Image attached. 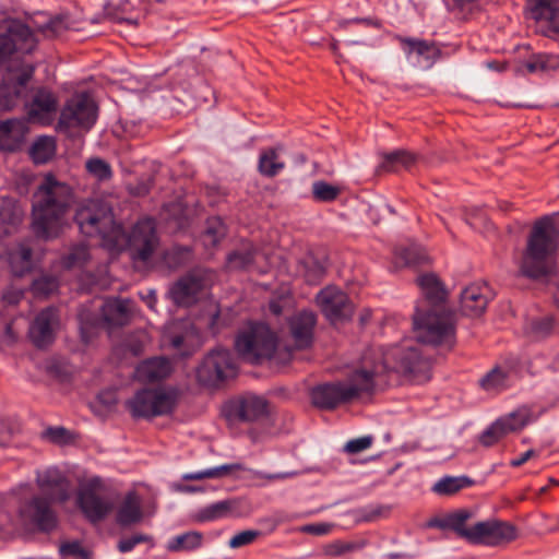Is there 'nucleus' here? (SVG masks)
<instances>
[{
    "instance_id": "79ce46f5",
    "label": "nucleus",
    "mask_w": 559,
    "mask_h": 559,
    "mask_svg": "<svg viewBox=\"0 0 559 559\" xmlns=\"http://www.w3.org/2000/svg\"><path fill=\"white\" fill-rule=\"evenodd\" d=\"M313 197L319 201H332L337 198L340 190L335 186L324 181H317L312 187Z\"/></svg>"
},
{
    "instance_id": "13d9d810",
    "label": "nucleus",
    "mask_w": 559,
    "mask_h": 559,
    "mask_svg": "<svg viewBox=\"0 0 559 559\" xmlns=\"http://www.w3.org/2000/svg\"><path fill=\"white\" fill-rule=\"evenodd\" d=\"M406 44L409 47L408 52L411 55L424 56L427 55L430 50V47L425 41L407 40Z\"/></svg>"
},
{
    "instance_id": "bf43d9fd",
    "label": "nucleus",
    "mask_w": 559,
    "mask_h": 559,
    "mask_svg": "<svg viewBox=\"0 0 559 559\" xmlns=\"http://www.w3.org/2000/svg\"><path fill=\"white\" fill-rule=\"evenodd\" d=\"M147 342H148V337H147L146 333L141 332L136 336V342L129 343L128 347L133 355H138L141 353L142 348L147 344Z\"/></svg>"
},
{
    "instance_id": "a878e982",
    "label": "nucleus",
    "mask_w": 559,
    "mask_h": 559,
    "mask_svg": "<svg viewBox=\"0 0 559 559\" xmlns=\"http://www.w3.org/2000/svg\"><path fill=\"white\" fill-rule=\"evenodd\" d=\"M141 518V499L134 491H130L118 508L117 522L129 525L139 522Z\"/></svg>"
},
{
    "instance_id": "c85d7f7f",
    "label": "nucleus",
    "mask_w": 559,
    "mask_h": 559,
    "mask_svg": "<svg viewBox=\"0 0 559 559\" xmlns=\"http://www.w3.org/2000/svg\"><path fill=\"white\" fill-rule=\"evenodd\" d=\"M533 420L532 412L527 407L518 408L507 416L499 418V421L503 423L501 426L507 435L521 430Z\"/></svg>"
},
{
    "instance_id": "72a5a7b5",
    "label": "nucleus",
    "mask_w": 559,
    "mask_h": 559,
    "mask_svg": "<svg viewBox=\"0 0 559 559\" xmlns=\"http://www.w3.org/2000/svg\"><path fill=\"white\" fill-rule=\"evenodd\" d=\"M152 399L154 403V416L171 412L177 403V394L170 389L152 390Z\"/></svg>"
},
{
    "instance_id": "9d476101",
    "label": "nucleus",
    "mask_w": 559,
    "mask_h": 559,
    "mask_svg": "<svg viewBox=\"0 0 559 559\" xmlns=\"http://www.w3.org/2000/svg\"><path fill=\"white\" fill-rule=\"evenodd\" d=\"M97 118V107L87 94L73 96L63 108L60 124L66 128L88 130Z\"/></svg>"
},
{
    "instance_id": "ea45409f",
    "label": "nucleus",
    "mask_w": 559,
    "mask_h": 559,
    "mask_svg": "<svg viewBox=\"0 0 559 559\" xmlns=\"http://www.w3.org/2000/svg\"><path fill=\"white\" fill-rule=\"evenodd\" d=\"M284 168V163L278 159L275 151L270 150L261 154L259 160L260 173L272 177Z\"/></svg>"
},
{
    "instance_id": "f8f14e48",
    "label": "nucleus",
    "mask_w": 559,
    "mask_h": 559,
    "mask_svg": "<svg viewBox=\"0 0 559 559\" xmlns=\"http://www.w3.org/2000/svg\"><path fill=\"white\" fill-rule=\"evenodd\" d=\"M210 282L209 273L195 271L178 281L169 289V296L175 304L189 306L197 300L199 294L207 288Z\"/></svg>"
},
{
    "instance_id": "052dcab7",
    "label": "nucleus",
    "mask_w": 559,
    "mask_h": 559,
    "mask_svg": "<svg viewBox=\"0 0 559 559\" xmlns=\"http://www.w3.org/2000/svg\"><path fill=\"white\" fill-rule=\"evenodd\" d=\"M426 526L427 527H438L441 530H448L449 528L448 513L442 516H437V518L430 519L427 522Z\"/></svg>"
},
{
    "instance_id": "49530a36",
    "label": "nucleus",
    "mask_w": 559,
    "mask_h": 559,
    "mask_svg": "<svg viewBox=\"0 0 559 559\" xmlns=\"http://www.w3.org/2000/svg\"><path fill=\"white\" fill-rule=\"evenodd\" d=\"M88 257L90 253L86 246L80 245L69 252L63 263L67 267L80 266L87 261Z\"/></svg>"
},
{
    "instance_id": "aec40b11",
    "label": "nucleus",
    "mask_w": 559,
    "mask_h": 559,
    "mask_svg": "<svg viewBox=\"0 0 559 559\" xmlns=\"http://www.w3.org/2000/svg\"><path fill=\"white\" fill-rule=\"evenodd\" d=\"M27 127L25 121L12 119L0 122V148L14 151L23 142Z\"/></svg>"
},
{
    "instance_id": "39448f33",
    "label": "nucleus",
    "mask_w": 559,
    "mask_h": 559,
    "mask_svg": "<svg viewBox=\"0 0 559 559\" xmlns=\"http://www.w3.org/2000/svg\"><path fill=\"white\" fill-rule=\"evenodd\" d=\"M68 25L61 17L51 19L44 13L32 16L27 23L8 19L0 23V60L14 52H31L37 45V34L55 37Z\"/></svg>"
},
{
    "instance_id": "f03ea898",
    "label": "nucleus",
    "mask_w": 559,
    "mask_h": 559,
    "mask_svg": "<svg viewBox=\"0 0 559 559\" xmlns=\"http://www.w3.org/2000/svg\"><path fill=\"white\" fill-rule=\"evenodd\" d=\"M80 230L88 236H99L103 246L111 251L129 248L135 260L146 262L157 246L155 225L150 218L140 221L129 236L116 224L110 206L100 200L83 203L75 214Z\"/></svg>"
},
{
    "instance_id": "37998d69",
    "label": "nucleus",
    "mask_w": 559,
    "mask_h": 559,
    "mask_svg": "<svg viewBox=\"0 0 559 559\" xmlns=\"http://www.w3.org/2000/svg\"><path fill=\"white\" fill-rule=\"evenodd\" d=\"M559 64L556 57L552 56H538L534 60L526 63L528 72L555 70Z\"/></svg>"
},
{
    "instance_id": "5701e85b",
    "label": "nucleus",
    "mask_w": 559,
    "mask_h": 559,
    "mask_svg": "<svg viewBox=\"0 0 559 559\" xmlns=\"http://www.w3.org/2000/svg\"><path fill=\"white\" fill-rule=\"evenodd\" d=\"M235 415L245 421H253L267 414V404L263 397L246 396L234 405Z\"/></svg>"
},
{
    "instance_id": "423d86ee",
    "label": "nucleus",
    "mask_w": 559,
    "mask_h": 559,
    "mask_svg": "<svg viewBox=\"0 0 559 559\" xmlns=\"http://www.w3.org/2000/svg\"><path fill=\"white\" fill-rule=\"evenodd\" d=\"M559 233L554 224L548 221L536 223L522 259V272L534 278L551 273L557 265Z\"/></svg>"
},
{
    "instance_id": "a19ab883",
    "label": "nucleus",
    "mask_w": 559,
    "mask_h": 559,
    "mask_svg": "<svg viewBox=\"0 0 559 559\" xmlns=\"http://www.w3.org/2000/svg\"><path fill=\"white\" fill-rule=\"evenodd\" d=\"M87 173L98 181H106L111 178L112 170L110 165L98 157L91 158L86 162Z\"/></svg>"
},
{
    "instance_id": "dca6fc26",
    "label": "nucleus",
    "mask_w": 559,
    "mask_h": 559,
    "mask_svg": "<svg viewBox=\"0 0 559 559\" xmlns=\"http://www.w3.org/2000/svg\"><path fill=\"white\" fill-rule=\"evenodd\" d=\"M247 512L245 501L235 498L217 501L204 507L198 511L195 519L199 522H212L229 516H241Z\"/></svg>"
},
{
    "instance_id": "f704fd0d",
    "label": "nucleus",
    "mask_w": 559,
    "mask_h": 559,
    "mask_svg": "<svg viewBox=\"0 0 559 559\" xmlns=\"http://www.w3.org/2000/svg\"><path fill=\"white\" fill-rule=\"evenodd\" d=\"M415 160L413 154L406 151H396L383 155V160L379 165L380 171H395L400 166L407 167Z\"/></svg>"
},
{
    "instance_id": "6e6d98bb",
    "label": "nucleus",
    "mask_w": 559,
    "mask_h": 559,
    "mask_svg": "<svg viewBox=\"0 0 559 559\" xmlns=\"http://www.w3.org/2000/svg\"><path fill=\"white\" fill-rule=\"evenodd\" d=\"M148 540L146 535L136 534L119 542L118 548L121 552L131 551L138 544Z\"/></svg>"
},
{
    "instance_id": "a211bd4d",
    "label": "nucleus",
    "mask_w": 559,
    "mask_h": 559,
    "mask_svg": "<svg viewBox=\"0 0 559 559\" xmlns=\"http://www.w3.org/2000/svg\"><path fill=\"white\" fill-rule=\"evenodd\" d=\"M490 298V289L486 284H472L461 294L462 311L469 317L480 316Z\"/></svg>"
},
{
    "instance_id": "6e6552de",
    "label": "nucleus",
    "mask_w": 559,
    "mask_h": 559,
    "mask_svg": "<svg viewBox=\"0 0 559 559\" xmlns=\"http://www.w3.org/2000/svg\"><path fill=\"white\" fill-rule=\"evenodd\" d=\"M76 503L91 522H97L112 512L116 501L105 492L102 480L94 477L81 484Z\"/></svg>"
},
{
    "instance_id": "f3484780",
    "label": "nucleus",
    "mask_w": 559,
    "mask_h": 559,
    "mask_svg": "<svg viewBox=\"0 0 559 559\" xmlns=\"http://www.w3.org/2000/svg\"><path fill=\"white\" fill-rule=\"evenodd\" d=\"M57 326L58 317L56 310L52 308L46 309L34 320L29 329V336L36 346H46L52 342Z\"/></svg>"
},
{
    "instance_id": "2eb2a0df",
    "label": "nucleus",
    "mask_w": 559,
    "mask_h": 559,
    "mask_svg": "<svg viewBox=\"0 0 559 559\" xmlns=\"http://www.w3.org/2000/svg\"><path fill=\"white\" fill-rule=\"evenodd\" d=\"M20 516L25 525H33L43 531H48L56 524V516L49 504L39 498L24 506L20 511Z\"/></svg>"
},
{
    "instance_id": "5fc2aeb1",
    "label": "nucleus",
    "mask_w": 559,
    "mask_h": 559,
    "mask_svg": "<svg viewBox=\"0 0 559 559\" xmlns=\"http://www.w3.org/2000/svg\"><path fill=\"white\" fill-rule=\"evenodd\" d=\"M58 287L56 280L50 277H41L36 280L33 284V289L36 294L49 295L53 293Z\"/></svg>"
},
{
    "instance_id": "69168bd1",
    "label": "nucleus",
    "mask_w": 559,
    "mask_h": 559,
    "mask_svg": "<svg viewBox=\"0 0 559 559\" xmlns=\"http://www.w3.org/2000/svg\"><path fill=\"white\" fill-rule=\"evenodd\" d=\"M15 340V333L13 332L12 328L8 325L5 328L4 333L1 336V342L4 344H11Z\"/></svg>"
},
{
    "instance_id": "473e14b6",
    "label": "nucleus",
    "mask_w": 559,
    "mask_h": 559,
    "mask_svg": "<svg viewBox=\"0 0 559 559\" xmlns=\"http://www.w3.org/2000/svg\"><path fill=\"white\" fill-rule=\"evenodd\" d=\"M203 536L199 532H187L177 535L168 540L167 549L169 551H190L197 549L202 544Z\"/></svg>"
},
{
    "instance_id": "1a4fd4ad",
    "label": "nucleus",
    "mask_w": 559,
    "mask_h": 559,
    "mask_svg": "<svg viewBox=\"0 0 559 559\" xmlns=\"http://www.w3.org/2000/svg\"><path fill=\"white\" fill-rule=\"evenodd\" d=\"M237 372V366L230 353L223 348L211 352L197 370V377L204 384L214 385L231 378Z\"/></svg>"
},
{
    "instance_id": "3c124183",
    "label": "nucleus",
    "mask_w": 559,
    "mask_h": 559,
    "mask_svg": "<svg viewBox=\"0 0 559 559\" xmlns=\"http://www.w3.org/2000/svg\"><path fill=\"white\" fill-rule=\"evenodd\" d=\"M249 473H250L251 479L262 480L265 483L283 480V479L295 477L297 475L296 472L266 474V473H263L260 471H254V469H249Z\"/></svg>"
},
{
    "instance_id": "4be33fe9",
    "label": "nucleus",
    "mask_w": 559,
    "mask_h": 559,
    "mask_svg": "<svg viewBox=\"0 0 559 559\" xmlns=\"http://www.w3.org/2000/svg\"><path fill=\"white\" fill-rule=\"evenodd\" d=\"M314 324L316 317L310 311H304L292 320L290 329L296 347L304 348L310 344Z\"/></svg>"
},
{
    "instance_id": "ddd939ff",
    "label": "nucleus",
    "mask_w": 559,
    "mask_h": 559,
    "mask_svg": "<svg viewBox=\"0 0 559 559\" xmlns=\"http://www.w3.org/2000/svg\"><path fill=\"white\" fill-rule=\"evenodd\" d=\"M515 536V528L509 523L497 520L475 522L472 544L496 546L508 543L514 539Z\"/></svg>"
},
{
    "instance_id": "2f4dec72",
    "label": "nucleus",
    "mask_w": 559,
    "mask_h": 559,
    "mask_svg": "<svg viewBox=\"0 0 559 559\" xmlns=\"http://www.w3.org/2000/svg\"><path fill=\"white\" fill-rule=\"evenodd\" d=\"M510 382V373L501 367H496L480 380V385L488 392H499L508 388Z\"/></svg>"
},
{
    "instance_id": "f257e3e1",
    "label": "nucleus",
    "mask_w": 559,
    "mask_h": 559,
    "mask_svg": "<svg viewBox=\"0 0 559 559\" xmlns=\"http://www.w3.org/2000/svg\"><path fill=\"white\" fill-rule=\"evenodd\" d=\"M430 361L421 358L409 342L388 349L372 347L364 353L347 382L318 385L311 391V400L316 406L329 409L361 392L373 390L389 371L419 384L430 379Z\"/></svg>"
},
{
    "instance_id": "393cba45",
    "label": "nucleus",
    "mask_w": 559,
    "mask_h": 559,
    "mask_svg": "<svg viewBox=\"0 0 559 559\" xmlns=\"http://www.w3.org/2000/svg\"><path fill=\"white\" fill-rule=\"evenodd\" d=\"M57 108V99L52 93L46 90H40L35 95L29 106V117L33 120L44 122L47 117Z\"/></svg>"
},
{
    "instance_id": "6ab92c4d",
    "label": "nucleus",
    "mask_w": 559,
    "mask_h": 559,
    "mask_svg": "<svg viewBox=\"0 0 559 559\" xmlns=\"http://www.w3.org/2000/svg\"><path fill=\"white\" fill-rule=\"evenodd\" d=\"M132 312L133 304L128 299H108L102 306L103 320L111 326L126 324Z\"/></svg>"
},
{
    "instance_id": "0e129e2a",
    "label": "nucleus",
    "mask_w": 559,
    "mask_h": 559,
    "mask_svg": "<svg viewBox=\"0 0 559 559\" xmlns=\"http://www.w3.org/2000/svg\"><path fill=\"white\" fill-rule=\"evenodd\" d=\"M29 79V74L24 73L17 78V84L12 86L13 93L15 96L19 95L20 88L23 87Z\"/></svg>"
},
{
    "instance_id": "680f3d73",
    "label": "nucleus",
    "mask_w": 559,
    "mask_h": 559,
    "mask_svg": "<svg viewBox=\"0 0 559 559\" xmlns=\"http://www.w3.org/2000/svg\"><path fill=\"white\" fill-rule=\"evenodd\" d=\"M537 453L536 451H534L533 449L531 450H527L526 452H524L523 454H521L519 457L516 459H513L511 462H510V465L513 466V467H519L521 466L522 464H524L525 462H527L530 459L536 456Z\"/></svg>"
},
{
    "instance_id": "412c9836",
    "label": "nucleus",
    "mask_w": 559,
    "mask_h": 559,
    "mask_svg": "<svg viewBox=\"0 0 559 559\" xmlns=\"http://www.w3.org/2000/svg\"><path fill=\"white\" fill-rule=\"evenodd\" d=\"M475 513L469 509H459L448 513L449 528L459 537L472 544L475 533V523L472 520Z\"/></svg>"
},
{
    "instance_id": "8fccbe9b",
    "label": "nucleus",
    "mask_w": 559,
    "mask_h": 559,
    "mask_svg": "<svg viewBox=\"0 0 559 559\" xmlns=\"http://www.w3.org/2000/svg\"><path fill=\"white\" fill-rule=\"evenodd\" d=\"M372 437L371 436H364L360 438H356L353 440H349L344 445V451L350 454H357L360 453L367 449H369L372 444Z\"/></svg>"
},
{
    "instance_id": "c756f323",
    "label": "nucleus",
    "mask_w": 559,
    "mask_h": 559,
    "mask_svg": "<svg viewBox=\"0 0 559 559\" xmlns=\"http://www.w3.org/2000/svg\"><path fill=\"white\" fill-rule=\"evenodd\" d=\"M128 407L135 417L154 416L152 390H142L128 402Z\"/></svg>"
},
{
    "instance_id": "603ef678",
    "label": "nucleus",
    "mask_w": 559,
    "mask_h": 559,
    "mask_svg": "<svg viewBox=\"0 0 559 559\" xmlns=\"http://www.w3.org/2000/svg\"><path fill=\"white\" fill-rule=\"evenodd\" d=\"M333 527L334 524L332 523L320 522L302 525L298 528V532L317 536H323L329 535L332 532Z\"/></svg>"
},
{
    "instance_id": "09e8293b",
    "label": "nucleus",
    "mask_w": 559,
    "mask_h": 559,
    "mask_svg": "<svg viewBox=\"0 0 559 559\" xmlns=\"http://www.w3.org/2000/svg\"><path fill=\"white\" fill-rule=\"evenodd\" d=\"M360 547H361V545L358 543H355V542L336 540V542L329 544L324 548V552H325V555H329V556H342L344 554L357 550Z\"/></svg>"
},
{
    "instance_id": "4c0bfd02",
    "label": "nucleus",
    "mask_w": 559,
    "mask_h": 559,
    "mask_svg": "<svg viewBox=\"0 0 559 559\" xmlns=\"http://www.w3.org/2000/svg\"><path fill=\"white\" fill-rule=\"evenodd\" d=\"M226 235V228L219 217H212L207 221L206 228L202 236L205 247H214Z\"/></svg>"
},
{
    "instance_id": "e2e57ef3",
    "label": "nucleus",
    "mask_w": 559,
    "mask_h": 559,
    "mask_svg": "<svg viewBox=\"0 0 559 559\" xmlns=\"http://www.w3.org/2000/svg\"><path fill=\"white\" fill-rule=\"evenodd\" d=\"M169 330L170 328H168L167 332L165 333V340H169L174 348H179L186 342L188 334L185 336H171Z\"/></svg>"
},
{
    "instance_id": "864d4df0",
    "label": "nucleus",
    "mask_w": 559,
    "mask_h": 559,
    "mask_svg": "<svg viewBox=\"0 0 559 559\" xmlns=\"http://www.w3.org/2000/svg\"><path fill=\"white\" fill-rule=\"evenodd\" d=\"M258 536L257 531H243L233 536L228 543L230 548H239L251 544Z\"/></svg>"
},
{
    "instance_id": "cd10ccee",
    "label": "nucleus",
    "mask_w": 559,
    "mask_h": 559,
    "mask_svg": "<svg viewBox=\"0 0 559 559\" xmlns=\"http://www.w3.org/2000/svg\"><path fill=\"white\" fill-rule=\"evenodd\" d=\"M245 466L239 463L224 464L212 468H206L195 473H187L182 475L183 480H202V479H216L234 474L238 471H245Z\"/></svg>"
},
{
    "instance_id": "c9c22d12",
    "label": "nucleus",
    "mask_w": 559,
    "mask_h": 559,
    "mask_svg": "<svg viewBox=\"0 0 559 559\" xmlns=\"http://www.w3.org/2000/svg\"><path fill=\"white\" fill-rule=\"evenodd\" d=\"M9 263L14 274L22 275L31 269V250L24 245H20L15 250L9 253Z\"/></svg>"
},
{
    "instance_id": "20e7f679",
    "label": "nucleus",
    "mask_w": 559,
    "mask_h": 559,
    "mask_svg": "<svg viewBox=\"0 0 559 559\" xmlns=\"http://www.w3.org/2000/svg\"><path fill=\"white\" fill-rule=\"evenodd\" d=\"M70 200V187L47 175L33 199L32 227L38 237L55 238L63 230Z\"/></svg>"
},
{
    "instance_id": "a18cd8bd",
    "label": "nucleus",
    "mask_w": 559,
    "mask_h": 559,
    "mask_svg": "<svg viewBox=\"0 0 559 559\" xmlns=\"http://www.w3.org/2000/svg\"><path fill=\"white\" fill-rule=\"evenodd\" d=\"M60 555L62 559H90L88 551L76 542L62 544Z\"/></svg>"
},
{
    "instance_id": "338daca9",
    "label": "nucleus",
    "mask_w": 559,
    "mask_h": 559,
    "mask_svg": "<svg viewBox=\"0 0 559 559\" xmlns=\"http://www.w3.org/2000/svg\"><path fill=\"white\" fill-rule=\"evenodd\" d=\"M21 297H22L21 290H15L13 293L8 292L3 295L4 300L8 301L9 304H16Z\"/></svg>"
},
{
    "instance_id": "774afa93",
    "label": "nucleus",
    "mask_w": 559,
    "mask_h": 559,
    "mask_svg": "<svg viewBox=\"0 0 559 559\" xmlns=\"http://www.w3.org/2000/svg\"><path fill=\"white\" fill-rule=\"evenodd\" d=\"M549 19L552 26L559 32V10H549Z\"/></svg>"
},
{
    "instance_id": "bb28decb",
    "label": "nucleus",
    "mask_w": 559,
    "mask_h": 559,
    "mask_svg": "<svg viewBox=\"0 0 559 559\" xmlns=\"http://www.w3.org/2000/svg\"><path fill=\"white\" fill-rule=\"evenodd\" d=\"M23 211L12 199H3L0 205V225L9 234L22 221Z\"/></svg>"
},
{
    "instance_id": "7c9ffc66",
    "label": "nucleus",
    "mask_w": 559,
    "mask_h": 559,
    "mask_svg": "<svg viewBox=\"0 0 559 559\" xmlns=\"http://www.w3.org/2000/svg\"><path fill=\"white\" fill-rule=\"evenodd\" d=\"M32 159L36 164H45L56 154V141L51 136H40L29 150Z\"/></svg>"
},
{
    "instance_id": "e433bc0d",
    "label": "nucleus",
    "mask_w": 559,
    "mask_h": 559,
    "mask_svg": "<svg viewBox=\"0 0 559 559\" xmlns=\"http://www.w3.org/2000/svg\"><path fill=\"white\" fill-rule=\"evenodd\" d=\"M471 484L472 481L467 477H443L433 485L432 490L438 495L449 496Z\"/></svg>"
},
{
    "instance_id": "c03bdc74",
    "label": "nucleus",
    "mask_w": 559,
    "mask_h": 559,
    "mask_svg": "<svg viewBox=\"0 0 559 559\" xmlns=\"http://www.w3.org/2000/svg\"><path fill=\"white\" fill-rule=\"evenodd\" d=\"M503 423H500L499 419L496 420L487 430L483 432L480 436L481 444L486 447H490L498 442L500 439L507 436L506 430L502 428Z\"/></svg>"
},
{
    "instance_id": "4d7b16f0",
    "label": "nucleus",
    "mask_w": 559,
    "mask_h": 559,
    "mask_svg": "<svg viewBox=\"0 0 559 559\" xmlns=\"http://www.w3.org/2000/svg\"><path fill=\"white\" fill-rule=\"evenodd\" d=\"M46 437L56 443H66L70 439L69 432L61 427L49 428L46 431Z\"/></svg>"
},
{
    "instance_id": "58836bf2",
    "label": "nucleus",
    "mask_w": 559,
    "mask_h": 559,
    "mask_svg": "<svg viewBox=\"0 0 559 559\" xmlns=\"http://www.w3.org/2000/svg\"><path fill=\"white\" fill-rule=\"evenodd\" d=\"M264 258V253L250 249L246 252H235L230 254L228 257V265L230 269H247Z\"/></svg>"
},
{
    "instance_id": "7ed1b4c3",
    "label": "nucleus",
    "mask_w": 559,
    "mask_h": 559,
    "mask_svg": "<svg viewBox=\"0 0 559 559\" xmlns=\"http://www.w3.org/2000/svg\"><path fill=\"white\" fill-rule=\"evenodd\" d=\"M425 300L431 309H425V305L417 307L414 316V332L421 343L452 346L454 342L453 316L445 312L441 302L445 298V290L432 274H426L418 278Z\"/></svg>"
},
{
    "instance_id": "de8ad7c7",
    "label": "nucleus",
    "mask_w": 559,
    "mask_h": 559,
    "mask_svg": "<svg viewBox=\"0 0 559 559\" xmlns=\"http://www.w3.org/2000/svg\"><path fill=\"white\" fill-rule=\"evenodd\" d=\"M420 255L418 249L415 247L406 249H397L395 252V264L399 267L418 263Z\"/></svg>"
},
{
    "instance_id": "9b49d317",
    "label": "nucleus",
    "mask_w": 559,
    "mask_h": 559,
    "mask_svg": "<svg viewBox=\"0 0 559 559\" xmlns=\"http://www.w3.org/2000/svg\"><path fill=\"white\" fill-rule=\"evenodd\" d=\"M317 304L325 318L333 324L346 320L353 314L347 296L338 288L329 286L317 296Z\"/></svg>"
},
{
    "instance_id": "b1692460",
    "label": "nucleus",
    "mask_w": 559,
    "mask_h": 559,
    "mask_svg": "<svg viewBox=\"0 0 559 559\" xmlns=\"http://www.w3.org/2000/svg\"><path fill=\"white\" fill-rule=\"evenodd\" d=\"M171 372L170 361L166 358H152L141 362L135 369L140 381H155L166 378Z\"/></svg>"
},
{
    "instance_id": "4468645a",
    "label": "nucleus",
    "mask_w": 559,
    "mask_h": 559,
    "mask_svg": "<svg viewBox=\"0 0 559 559\" xmlns=\"http://www.w3.org/2000/svg\"><path fill=\"white\" fill-rule=\"evenodd\" d=\"M37 483L43 493L52 501L62 502L69 498L70 485L58 468L49 467L39 472Z\"/></svg>"
},
{
    "instance_id": "0eeeda50",
    "label": "nucleus",
    "mask_w": 559,
    "mask_h": 559,
    "mask_svg": "<svg viewBox=\"0 0 559 559\" xmlns=\"http://www.w3.org/2000/svg\"><path fill=\"white\" fill-rule=\"evenodd\" d=\"M235 347L242 359L252 364H260L266 359L285 362L290 357V353H283L277 347L274 333L262 323L243 328L235 341Z\"/></svg>"
}]
</instances>
